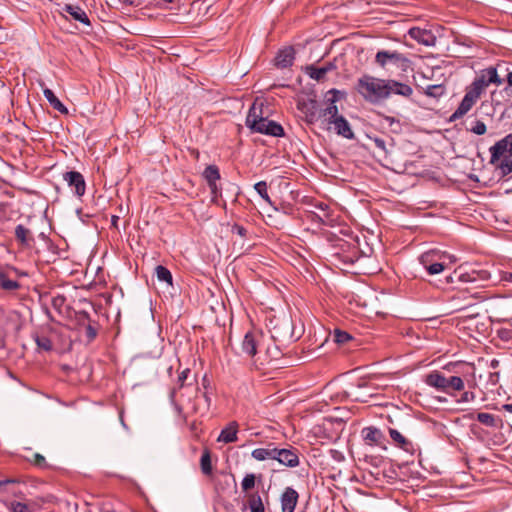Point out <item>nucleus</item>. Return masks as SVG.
<instances>
[{
    "mask_svg": "<svg viewBox=\"0 0 512 512\" xmlns=\"http://www.w3.org/2000/svg\"><path fill=\"white\" fill-rule=\"evenodd\" d=\"M16 480L15 479H5V480H0V488L6 484H10V483H15Z\"/></svg>",
    "mask_w": 512,
    "mask_h": 512,
    "instance_id": "6e6d98bb",
    "label": "nucleus"
},
{
    "mask_svg": "<svg viewBox=\"0 0 512 512\" xmlns=\"http://www.w3.org/2000/svg\"><path fill=\"white\" fill-rule=\"evenodd\" d=\"M189 373H190V369L187 368L179 374V376H178L179 388L184 386L185 380L187 379Z\"/></svg>",
    "mask_w": 512,
    "mask_h": 512,
    "instance_id": "8fccbe9b",
    "label": "nucleus"
},
{
    "mask_svg": "<svg viewBox=\"0 0 512 512\" xmlns=\"http://www.w3.org/2000/svg\"><path fill=\"white\" fill-rule=\"evenodd\" d=\"M203 176L207 184L216 183L220 179L219 168L216 165H208L203 172Z\"/></svg>",
    "mask_w": 512,
    "mask_h": 512,
    "instance_id": "2f4dec72",
    "label": "nucleus"
},
{
    "mask_svg": "<svg viewBox=\"0 0 512 512\" xmlns=\"http://www.w3.org/2000/svg\"><path fill=\"white\" fill-rule=\"evenodd\" d=\"M299 498L298 492L292 487H286L281 495L282 512H294Z\"/></svg>",
    "mask_w": 512,
    "mask_h": 512,
    "instance_id": "a211bd4d",
    "label": "nucleus"
},
{
    "mask_svg": "<svg viewBox=\"0 0 512 512\" xmlns=\"http://www.w3.org/2000/svg\"><path fill=\"white\" fill-rule=\"evenodd\" d=\"M373 142H374L375 146H376L377 148H379L380 150H382V151H384V152H386V151H387V150H386V142H385V140H384V139H381V138L376 137V138H374V139H373Z\"/></svg>",
    "mask_w": 512,
    "mask_h": 512,
    "instance_id": "3c124183",
    "label": "nucleus"
},
{
    "mask_svg": "<svg viewBox=\"0 0 512 512\" xmlns=\"http://www.w3.org/2000/svg\"><path fill=\"white\" fill-rule=\"evenodd\" d=\"M408 34L412 39L425 46H434L436 43V36L428 29L412 27L409 29Z\"/></svg>",
    "mask_w": 512,
    "mask_h": 512,
    "instance_id": "dca6fc26",
    "label": "nucleus"
},
{
    "mask_svg": "<svg viewBox=\"0 0 512 512\" xmlns=\"http://www.w3.org/2000/svg\"><path fill=\"white\" fill-rule=\"evenodd\" d=\"M35 341L37 347L43 351H51L53 348L52 341L46 336H37Z\"/></svg>",
    "mask_w": 512,
    "mask_h": 512,
    "instance_id": "a19ab883",
    "label": "nucleus"
},
{
    "mask_svg": "<svg viewBox=\"0 0 512 512\" xmlns=\"http://www.w3.org/2000/svg\"><path fill=\"white\" fill-rule=\"evenodd\" d=\"M333 336H334V341L339 344H344V343L348 342L349 340H351V338H352L349 333L339 330V329H336L334 331Z\"/></svg>",
    "mask_w": 512,
    "mask_h": 512,
    "instance_id": "79ce46f5",
    "label": "nucleus"
},
{
    "mask_svg": "<svg viewBox=\"0 0 512 512\" xmlns=\"http://www.w3.org/2000/svg\"><path fill=\"white\" fill-rule=\"evenodd\" d=\"M375 62L383 69H388L387 65L392 64L396 67L406 70L409 59L402 53L395 50H380L376 53Z\"/></svg>",
    "mask_w": 512,
    "mask_h": 512,
    "instance_id": "0eeeda50",
    "label": "nucleus"
},
{
    "mask_svg": "<svg viewBox=\"0 0 512 512\" xmlns=\"http://www.w3.org/2000/svg\"><path fill=\"white\" fill-rule=\"evenodd\" d=\"M276 449L277 447L274 443H269L265 448L254 449L251 456L257 461L275 460Z\"/></svg>",
    "mask_w": 512,
    "mask_h": 512,
    "instance_id": "bb28decb",
    "label": "nucleus"
},
{
    "mask_svg": "<svg viewBox=\"0 0 512 512\" xmlns=\"http://www.w3.org/2000/svg\"><path fill=\"white\" fill-rule=\"evenodd\" d=\"M65 300H66L65 297L61 296V295L53 297L52 306L56 309H60L64 305Z\"/></svg>",
    "mask_w": 512,
    "mask_h": 512,
    "instance_id": "de8ad7c7",
    "label": "nucleus"
},
{
    "mask_svg": "<svg viewBox=\"0 0 512 512\" xmlns=\"http://www.w3.org/2000/svg\"><path fill=\"white\" fill-rule=\"evenodd\" d=\"M15 239L21 248H31L35 244L32 231L22 224L15 227Z\"/></svg>",
    "mask_w": 512,
    "mask_h": 512,
    "instance_id": "f3484780",
    "label": "nucleus"
},
{
    "mask_svg": "<svg viewBox=\"0 0 512 512\" xmlns=\"http://www.w3.org/2000/svg\"><path fill=\"white\" fill-rule=\"evenodd\" d=\"M476 398V395L472 391H464L458 400L459 403H469L474 401Z\"/></svg>",
    "mask_w": 512,
    "mask_h": 512,
    "instance_id": "49530a36",
    "label": "nucleus"
},
{
    "mask_svg": "<svg viewBox=\"0 0 512 512\" xmlns=\"http://www.w3.org/2000/svg\"><path fill=\"white\" fill-rule=\"evenodd\" d=\"M254 189L265 202H267L268 204H272L270 196L268 195V185L265 181L257 182L254 185Z\"/></svg>",
    "mask_w": 512,
    "mask_h": 512,
    "instance_id": "ea45409f",
    "label": "nucleus"
},
{
    "mask_svg": "<svg viewBox=\"0 0 512 512\" xmlns=\"http://www.w3.org/2000/svg\"><path fill=\"white\" fill-rule=\"evenodd\" d=\"M86 336L88 338V341H92L97 336V330L90 324L86 327Z\"/></svg>",
    "mask_w": 512,
    "mask_h": 512,
    "instance_id": "09e8293b",
    "label": "nucleus"
},
{
    "mask_svg": "<svg viewBox=\"0 0 512 512\" xmlns=\"http://www.w3.org/2000/svg\"><path fill=\"white\" fill-rule=\"evenodd\" d=\"M327 95H331V97L327 98L328 106L321 111V116L325 117L328 124H331V121L335 118H339L342 115H339L338 107L336 106V102L340 99V96L343 94L337 89H331L327 92Z\"/></svg>",
    "mask_w": 512,
    "mask_h": 512,
    "instance_id": "4468645a",
    "label": "nucleus"
},
{
    "mask_svg": "<svg viewBox=\"0 0 512 512\" xmlns=\"http://www.w3.org/2000/svg\"><path fill=\"white\" fill-rule=\"evenodd\" d=\"M503 80L499 77L497 69L495 67H488L483 69L480 74L474 79L467 91L475 96L477 99L480 98L484 90L490 85H501Z\"/></svg>",
    "mask_w": 512,
    "mask_h": 512,
    "instance_id": "39448f33",
    "label": "nucleus"
},
{
    "mask_svg": "<svg viewBox=\"0 0 512 512\" xmlns=\"http://www.w3.org/2000/svg\"><path fill=\"white\" fill-rule=\"evenodd\" d=\"M238 423L236 421L230 422L224 429H222L217 441L223 443H233L237 441Z\"/></svg>",
    "mask_w": 512,
    "mask_h": 512,
    "instance_id": "a878e982",
    "label": "nucleus"
},
{
    "mask_svg": "<svg viewBox=\"0 0 512 512\" xmlns=\"http://www.w3.org/2000/svg\"><path fill=\"white\" fill-rule=\"evenodd\" d=\"M388 433L392 439L393 444L404 452L414 455L418 451V446L414 444L410 439L406 438L397 429L389 428Z\"/></svg>",
    "mask_w": 512,
    "mask_h": 512,
    "instance_id": "ddd939ff",
    "label": "nucleus"
},
{
    "mask_svg": "<svg viewBox=\"0 0 512 512\" xmlns=\"http://www.w3.org/2000/svg\"><path fill=\"white\" fill-rule=\"evenodd\" d=\"M362 437L368 445H380L384 439L382 431L374 426L365 427L362 429Z\"/></svg>",
    "mask_w": 512,
    "mask_h": 512,
    "instance_id": "4be33fe9",
    "label": "nucleus"
},
{
    "mask_svg": "<svg viewBox=\"0 0 512 512\" xmlns=\"http://www.w3.org/2000/svg\"><path fill=\"white\" fill-rule=\"evenodd\" d=\"M64 11L67 12L74 20L79 21L85 25H90V21L86 12L79 6L66 5Z\"/></svg>",
    "mask_w": 512,
    "mask_h": 512,
    "instance_id": "cd10ccee",
    "label": "nucleus"
},
{
    "mask_svg": "<svg viewBox=\"0 0 512 512\" xmlns=\"http://www.w3.org/2000/svg\"><path fill=\"white\" fill-rule=\"evenodd\" d=\"M386 119L390 122V124H392L393 122H395V119H394V118H392V117H387Z\"/></svg>",
    "mask_w": 512,
    "mask_h": 512,
    "instance_id": "0e129e2a",
    "label": "nucleus"
},
{
    "mask_svg": "<svg viewBox=\"0 0 512 512\" xmlns=\"http://www.w3.org/2000/svg\"><path fill=\"white\" fill-rule=\"evenodd\" d=\"M490 152V163L497 165L504 157L512 156V133L506 135L501 140L497 141L493 146L489 148Z\"/></svg>",
    "mask_w": 512,
    "mask_h": 512,
    "instance_id": "9d476101",
    "label": "nucleus"
},
{
    "mask_svg": "<svg viewBox=\"0 0 512 512\" xmlns=\"http://www.w3.org/2000/svg\"><path fill=\"white\" fill-rule=\"evenodd\" d=\"M20 286L18 281L9 279L5 272L0 271V289L4 291H15L18 290Z\"/></svg>",
    "mask_w": 512,
    "mask_h": 512,
    "instance_id": "c756f323",
    "label": "nucleus"
},
{
    "mask_svg": "<svg viewBox=\"0 0 512 512\" xmlns=\"http://www.w3.org/2000/svg\"><path fill=\"white\" fill-rule=\"evenodd\" d=\"M490 152V163L497 165L504 157L512 156V133L506 135L501 140L497 141L493 146L489 148Z\"/></svg>",
    "mask_w": 512,
    "mask_h": 512,
    "instance_id": "1a4fd4ad",
    "label": "nucleus"
},
{
    "mask_svg": "<svg viewBox=\"0 0 512 512\" xmlns=\"http://www.w3.org/2000/svg\"><path fill=\"white\" fill-rule=\"evenodd\" d=\"M64 180L67 182L68 186L74 189V193L81 197L85 194L86 183L83 175L78 171H69L64 173Z\"/></svg>",
    "mask_w": 512,
    "mask_h": 512,
    "instance_id": "2eb2a0df",
    "label": "nucleus"
},
{
    "mask_svg": "<svg viewBox=\"0 0 512 512\" xmlns=\"http://www.w3.org/2000/svg\"><path fill=\"white\" fill-rule=\"evenodd\" d=\"M176 409H177V411H178L179 413H181L182 408H181L180 406L176 405Z\"/></svg>",
    "mask_w": 512,
    "mask_h": 512,
    "instance_id": "774afa93",
    "label": "nucleus"
},
{
    "mask_svg": "<svg viewBox=\"0 0 512 512\" xmlns=\"http://www.w3.org/2000/svg\"><path fill=\"white\" fill-rule=\"evenodd\" d=\"M208 384H209V380H208L207 376H204L203 377V386L206 388Z\"/></svg>",
    "mask_w": 512,
    "mask_h": 512,
    "instance_id": "052dcab7",
    "label": "nucleus"
},
{
    "mask_svg": "<svg viewBox=\"0 0 512 512\" xmlns=\"http://www.w3.org/2000/svg\"><path fill=\"white\" fill-rule=\"evenodd\" d=\"M8 509L10 512H31V510L25 503L18 501L10 502Z\"/></svg>",
    "mask_w": 512,
    "mask_h": 512,
    "instance_id": "37998d69",
    "label": "nucleus"
},
{
    "mask_svg": "<svg viewBox=\"0 0 512 512\" xmlns=\"http://www.w3.org/2000/svg\"><path fill=\"white\" fill-rule=\"evenodd\" d=\"M501 279L503 281L511 282L512 283V272H503Z\"/></svg>",
    "mask_w": 512,
    "mask_h": 512,
    "instance_id": "5fc2aeb1",
    "label": "nucleus"
},
{
    "mask_svg": "<svg viewBox=\"0 0 512 512\" xmlns=\"http://www.w3.org/2000/svg\"><path fill=\"white\" fill-rule=\"evenodd\" d=\"M272 327L270 328L271 339L274 343L290 344L293 342V324L292 321L283 318L271 320Z\"/></svg>",
    "mask_w": 512,
    "mask_h": 512,
    "instance_id": "423d86ee",
    "label": "nucleus"
},
{
    "mask_svg": "<svg viewBox=\"0 0 512 512\" xmlns=\"http://www.w3.org/2000/svg\"><path fill=\"white\" fill-rule=\"evenodd\" d=\"M490 152V163L497 165L504 157L512 156V133L506 135L501 140L497 141L493 146L489 148Z\"/></svg>",
    "mask_w": 512,
    "mask_h": 512,
    "instance_id": "9b49d317",
    "label": "nucleus"
},
{
    "mask_svg": "<svg viewBox=\"0 0 512 512\" xmlns=\"http://www.w3.org/2000/svg\"><path fill=\"white\" fill-rule=\"evenodd\" d=\"M386 85L387 90L389 92V96L391 94H396L408 98L413 94L412 87L406 83H402L392 79H387Z\"/></svg>",
    "mask_w": 512,
    "mask_h": 512,
    "instance_id": "aec40b11",
    "label": "nucleus"
},
{
    "mask_svg": "<svg viewBox=\"0 0 512 512\" xmlns=\"http://www.w3.org/2000/svg\"><path fill=\"white\" fill-rule=\"evenodd\" d=\"M261 337V335L255 332H247L241 344L242 352L246 353L250 357L256 355L257 348L259 346V338Z\"/></svg>",
    "mask_w": 512,
    "mask_h": 512,
    "instance_id": "6ab92c4d",
    "label": "nucleus"
},
{
    "mask_svg": "<svg viewBox=\"0 0 512 512\" xmlns=\"http://www.w3.org/2000/svg\"><path fill=\"white\" fill-rule=\"evenodd\" d=\"M469 130L476 135H483L486 133L487 127L483 121L477 120Z\"/></svg>",
    "mask_w": 512,
    "mask_h": 512,
    "instance_id": "a18cd8bd",
    "label": "nucleus"
},
{
    "mask_svg": "<svg viewBox=\"0 0 512 512\" xmlns=\"http://www.w3.org/2000/svg\"><path fill=\"white\" fill-rule=\"evenodd\" d=\"M175 393H176V389H173L170 393V398L172 401H174V398H175Z\"/></svg>",
    "mask_w": 512,
    "mask_h": 512,
    "instance_id": "e2e57ef3",
    "label": "nucleus"
},
{
    "mask_svg": "<svg viewBox=\"0 0 512 512\" xmlns=\"http://www.w3.org/2000/svg\"><path fill=\"white\" fill-rule=\"evenodd\" d=\"M248 507L251 512H265L261 496L258 493L248 495Z\"/></svg>",
    "mask_w": 512,
    "mask_h": 512,
    "instance_id": "7c9ffc66",
    "label": "nucleus"
},
{
    "mask_svg": "<svg viewBox=\"0 0 512 512\" xmlns=\"http://www.w3.org/2000/svg\"><path fill=\"white\" fill-rule=\"evenodd\" d=\"M26 460L37 468H40V469H48L49 468V464L47 463L45 457L40 453H32L31 456H26Z\"/></svg>",
    "mask_w": 512,
    "mask_h": 512,
    "instance_id": "72a5a7b5",
    "label": "nucleus"
},
{
    "mask_svg": "<svg viewBox=\"0 0 512 512\" xmlns=\"http://www.w3.org/2000/svg\"><path fill=\"white\" fill-rule=\"evenodd\" d=\"M82 315H83L85 318L89 319V315H88V313L83 312V313H82Z\"/></svg>",
    "mask_w": 512,
    "mask_h": 512,
    "instance_id": "338daca9",
    "label": "nucleus"
},
{
    "mask_svg": "<svg viewBox=\"0 0 512 512\" xmlns=\"http://www.w3.org/2000/svg\"><path fill=\"white\" fill-rule=\"evenodd\" d=\"M357 92L372 104L379 103L389 98L386 79L376 78L370 75H363L357 80Z\"/></svg>",
    "mask_w": 512,
    "mask_h": 512,
    "instance_id": "f257e3e1",
    "label": "nucleus"
},
{
    "mask_svg": "<svg viewBox=\"0 0 512 512\" xmlns=\"http://www.w3.org/2000/svg\"><path fill=\"white\" fill-rule=\"evenodd\" d=\"M457 364H448L445 368L449 369L451 366L455 367Z\"/></svg>",
    "mask_w": 512,
    "mask_h": 512,
    "instance_id": "69168bd1",
    "label": "nucleus"
},
{
    "mask_svg": "<svg viewBox=\"0 0 512 512\" xmlns=\"http://www.w3.org/2000/svg\"><path fill=\"white\" fill-rule=\"evenodd\" d=\"M119 221V217L116 216V215H113L112 218H111V224L112 226H114L115 228H117V223Z\"/></svg>",
    "mask_w": 512,
    "mask_h": 512,
    "instance_id": "4d7b16f0",
    "label": "nucleus"
},
{
    "mask_svg": "<svg viewBox=\"0 0 512 512\" xmlns=\"http://www.w3.org/2000/svg\"><path fill=\"white\" fill-rule=\"evenodd\" d=\"M245 123L253 132L273 137H281L284 135L283 127L279 123L264 117L262 107L256 106V104H253L249 109Z\"/></svg>",
    "mask_w": 512,
    "mask_h": 512,
    "instance_id": "f03ea898",
    "label": "nucleus"
},
{
    "mask_svg": "<svg viewBox=\"0 0 512 512\" xmlns=\"http://www.w3.org/2000/svg\"><path fill=\"white\" fill-rule=\"evenodd\" d=\"M503 409L509 413H512V404L503 405Z\"/></svg>",
    "mask_w": 512,
    "mask_h": 512,
    "instance_id": "13d9d810",
    "label": "nucleus"
},
{
    "mask_svg": "<svg viewBox=\"0 0 512 512\" xmlns=\"http://www.w3.org/2000/svg\"><path fill=\"white\" fill-rule=\"evenodd\" d=\"M336 66L333 63H327L322 67H316L314 65H309L305 68L306 74L313 80L323 81L328 72L335 69Z\"/></svg>",
    "mask_w": 512,
    "mask_h": 512,
    "instance_id": "5701e85b",
    "label": "nucleus"
},
{
    "mask_svg": "<svg viewBox=\"0 0 512 512\" xmlns=\"http://www.w3.org/2000/svg\"><path fill=\"white\" fill-rule=\"evenodd\" d=\"M208 187L211 191V194L214 196V197H217L218 194H219V189H218V186H217V182L216 183H210L208 184Z\"/></svg>",
    "mask_w": 512,
    "mask_h": 512,
    "instance_id": "864d4df0",
    "label": "nucleus"
},
{
    "mask_svg": "<svg viewBox=\"0 0 512 512\" xmlns=\"http://www.w3.org/2000/svg\"><path fill=\"white\" fill-rule=\"evenodd\" d=\"M494 166L502 176H508L512 174V157H504Z\"/></svg>",
    "mask_w": 512,
    "mask_h": 512,
    "instance_id": "473e14b6",
    "label": "nucleus"
},
{
    "mask_svg": "<svg viewBox=\"0 0 512 512\" xmlns=\"http://www.w3.org/2000/svg\"><path fill=\"white\" fill-rule=\"evenodd\" d=\"M447 260L449 263L454 262V257L446 252L437 250H429L419 257V262L429 275H436L447 268Z\"/></svg>",
    "mask_w": 512,
    "mask_h": 512,
    "instance_id": "20e7f679",
    "label": "nucleus"
},
{
    "mask_svg": "<svg viewBox=\"0 0 512 512\" xmlns=\"http://www.w3.org/2000/svg\"><path fill=\"white\" fill-rule=\"evenodd\" d=\"M43 94H44L45 98L47 99V101L49 102V104L55 110H57L61 114H68V109L66 108V106L56 97V95L54 94V92L51 89L44 88Z\"/></svg>",
    "mask_w": 512,
    "mask_h": 512,
    "instance_id": "c85d7f7f",
    "label": "nucleus"
},
{
    "mask_svg": "<svg viewBox=\"0 0 512 512\" xmlns=\"http://www.w3.org/2000/svg\"><path fill=\"white\" fill-rule=\"evenodd\" d=\"M331 124L334 125V130L338 135L347 139L354 138V133L351 129V126L343 116L333 119Z\"/></svg>",
    "mask_w": 512,
    "mask_h": 512,
    "instance_id": "393cba45",
    "label": "nucleus"
},
{
    "mask_svg": "<svg viewBox=\"0 0 512 512\" xmlns=\"http://www.w3.org/2000/svg\"><path fill=\"white\" fill-rule=\"evenodd\" d=\"M455 275L459 281L475 284V287L483 286V283L487 282L491 276L490 272L486 269L470 268L465 270L463 267H459L455 271Z\"/></svg>",
    "mask_w": 512,
    "mask_h": 512,
    "instance_id": "6e6552de",
    "label": "nucleus"
},
{
    "mask_svg": "<svg viewBox=\"0 0 512 512\" xmlns=\"http://www.w3.org/2000/svg\"><path fill=\"white\" fill-rule=\"evenodd\" d=\"M477 100L478 99L475 96L466 91V94L464 95L458 108L451 115V120L454 121L462 118L468 111H470V109L473 107Z\"/></svg>",
    "mask_w": 512,
    "mask_h": 512,
    "instance_id": "412c9836",
    "label": "nucleus"
},
{
    "mask_svg": "<svg viewBox=\"0 0 512 512\" xmlns=\"http://www.w3.org/2000/svg\"><path fill=\"white\" fill-rule=\"evenodd\" d=\"M200 467L201 471L205 475H211L212 474V463H211V456L210 451L205 450L201 456L200 459Z\"/></svg>",
    "mask_w": 512,
    "mask_h": 512,
    "instance_id": "f704fd0d",
    "label": "nucleus"
},
{
    "mask_svg": "<svg viewBox=\"0 0 512 512\" xmlns=\"http://www.w3.org/2000/svg\"><path fill=\"white\" fill-rule=\"evenodd\" d=\"M295 51L292 47L280 50L275 57V65L279 68H287L293 64Z\"/></svg>",
    "mask_w": 512,
    "mask_h": 512,
    "instance_id": "b1692460",
    "label": "nucleus"
},
{
    "mask_svg": "<svg viewBox=\"0 0 512 512\" xmlns=\"http://www.w3.org/2000/svg\"><path fill=\"white\" fill-rule=\"evenodd\" d=\"M255 486V475L254 474H247L241 483L242 490L247 492L251 490Z\"/></svg>",
    "mask_w": 512,
    "mask_h": 512,
    "instance_id": "c03bdc74",
    "label": "nucleus"
},
{
    "mask_svg": "<svg viewBox=\"0 0 512 512\" xmlns=\"http://www.w3.org/2000/svg\"><path fill=\"white\" fill-rule=\"evenodd\" d=\"M424 383L437 391L455 396L456 392L465 388L464 380L460 376H445L438 370H433L424 376Z\"/></svg>",
    "mask_w": 512,
    "mask_h": 512,
    "instance_id": "7ed1b4c3",
    "label": "nucleus"
},
{
    "mask_svg": "<svg viewBox=\"0 0 512 512\" xmlns=\"http://www.w3.org/2000/svg\"><path fill=\"white\" fill-rule=\"evenodd\" d=\"M298 454V450L292 446H289L287 448L277 447L275 460L287 467H297L299 465Z\"/></svg>",
    "mask_w": 512,
    "mask_h": 512,
    "instance_id": "f8f14e48",
    "label": "nucleus"
},
{
    "mask_svg": "<svg viewBox=\"0 0 512 512\" xmlns=\"http://www.w3.org/2000/svg\"><path fill=\"white\" fill-rule=\"evenodd\" d=\"M424 94L426 96L438 99L445 94V87L442 84L429 85L426 87Z\"/></svg>",
    "mask_w": 512,
    "mask_h": 512,
    "instance_id": "c9c22d12",
    "label": "nucleus"
},
{
    "mask_svg": "<svg viewBox=\"0 0 512 512\" xmlns=\"http://www.w3.org/2000/svg\"><path fill=\"white\" fill-rule=\"evenodd\" d=\"M233 231H235L241 237H245L246 233H247V230L243 226H240V225H234Z\"/></svg>",
    "mask_w": 512,
    "mask_h": 512,
    "instance_id": "603ef678",
    "label": "nucleus"
},
{
    "mask_svg": "<svg viewBox=\"0 0 512 512\" xmlns=\"http://www.w3.org/2000/svg\"><path fill=\"white\" fill-rule=\"evenodd\" d=\"M286 344H281V343H274V346L273 347H267V354L268 356L270 357V359L272 360H277L279 359L282 354H283V350L286 348Z\"/></svg>",
    "mask_w": 512,
    "mask_h": 512,
    "instance_id": "58836bf2",
    "label": "nucleus"
},
{
    "mask_svg": "<svg viewBox=\"0 0 512 512\" xmlns=\"http://www.w3.org/2000/svg\"><path fill=\"white\" fill-rule=\"evenodd\" d=\"M507 83L509 86H512V72L507 74Z\"/></svg>",
    "mask_w": 512,
    "mask_h": 512,
    "instance_id": "bf43d9fd",
    "label": "nucleus"
},
{
    "mask_svg": "<svg viewBox=\"0 0 512 512\" xmlns=\"http://www.w3.org/2000/svg\"><path fill=\"white\" fill-rule=\"evenodd\" d=\"M477 420L481 424L488 426V427H496L497 426V420L496 417L493 414L486 413V412H480L477 414Z\"/></svg>",
    "mask_w": 512,
    "mask_h": 512,
    "instance_id": "4c0bfd02",
    "label": "nucleus"
},
{
    "mask_svg": "<svg viewBox=\"0 0 512 512\" xmlns=\"http://www.w3.org/2000/svg\"><path fill=\"white\" fill-rule=\"evenodd\" d=\"M498 363H499V362H498L496 359H493V360L491 361V367L496 368V367L498 366Z\"/></svg>",
    "mask_w": 512,
    "mask_h": 512,
    "instance_id": "680f3d73",
    "label": "nucleus"
},
{
    "mask_svg": "<svg viewBox=\"0 0 512 512\" xmlns=\"http://www.w3.org/2000/svg\"><path fill=\"white\" fill-rule=\"evenodd\" d=\"M155 273L159 281H163L168 283L169 285H172L173 277L169 269L162 265H158L155 268Z\"/></svg>",
    "mask_w": 512,
    "mask_h": 512,
    "instance_id": "e433bc0d",
    "label": "nucleus"
}]
</instances>
